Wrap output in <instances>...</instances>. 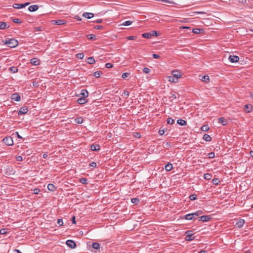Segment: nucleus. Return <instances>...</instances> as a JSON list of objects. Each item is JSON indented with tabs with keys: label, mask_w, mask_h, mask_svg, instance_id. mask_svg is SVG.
Wrapping results in <instances>:
<instances>
[{
	"label": "nucleus",
	"mask_w": 253,
	"mask_h": 253,
	"mask_svg": "<svg viewBox=\"0 0 253 253\" xmlns=\"http://www.w3.org/2000/svg\"><path fill=\"white\" fill-rule=\"evenodd\" d=\"M251 108L252 106L250 104H246L245 105L244 109L246 112L250 113L252 111Z\"/></svg>",
	"instance_id": "412c9836"
},
{
	"label": "nucleus",
	"mask_w": 253,
	"mask_h": 253,
	"mask_svg": "<svg viewBox=\"0 0 253 253\" xmlns=\"http://www.w3.org/2000/svg\"><path fill=\"white\" fill-rule=\"evenodd\" d=\"M90 149L93 151H97L100 150V146L98 144H92L90 147Z\"/></svg>",
	"instance_id": "dca6fc26"
},
{
	"label": "nucleus",
	"mask_w": 253,
	"mask_h": 253,
	"mask_svg": "<svg viewBox=\"0 0 253 253\" xmlns=\"http://www.w3.org/2000/svg\"><path fill=\"white\" fill-rule=\"evenodd\" d=\"M39 6L38 5H30L28 9L31 12H34L38 9Z\"/></svg>",
	"instance_id": "6ab92c4d"
},
{
	"label": "nucleus",
	"mask_w": 253,
	"mask_h": 253,
	"mask_svg": "<svg viewBox=\"0 0 253 253\" xmlns=\"http://www.w3.org/2000/svg\"><path fill=\"white\" fill-rule=\"evenodd\" d=\"M2 141L7 146H12L13 145V140L11 136H6L4 137Z\"/></svg>",
	"instance_id": "f03ea898"
},
{
	"label": "nucleus",
	"mask_w": 253,
	"mask_h": 253,
	"mask_svg": "<svg viewBox=\"0 0 253 253\" xmlns=\"http://www.w3.org/2000/svg\"><path fill=\"white\" fill-rule=\"evenodd\" d=\"M83 16L87 19H90L94 16V14L92 13L84 12L83 14Z\"/></svg>",
	"instance_id": "f3484780"
},
{
	"label": "nucleus",
	"mask_w": 253,
	"mask_h": 253,
	"mask_svg": "<svg viewBox=\"0 0 253 253\" xmlns=\"http://www.w3.org/2000/svg\"><path fill=\"white\" fill-rule=\"evenodd\" d=\"M130 75V73H127V72H126V73H124L122 75V77L123 78V79H126V78H127V77H128Z\"/></svg>",
	"instance_id": "864d4df0"
},
{
	"label": "nucleus",
	"mask_w": 253,
	"mask_h": 253,
	"mask_svg": "<svg viewBox=\"0 0 253 253\" xmlns=\"http://www.w3.org/2000/svg\"><path fill=\"white\" fill-rule=\"evenodd\" d=\"M208 156L210 159H212L214 158L215 154L214 152H210L208 154Z\"/></svg>",
	"instance_id": "603ef678"
},
{
	"label": "nucleus",
	"mask_w": 253,
	"mask_h": 253,
	"mask_svg": "<svg viewBox=\"0 0 253 253\" xmlns=\"http://www.w3.org/2000/svg\"><path fill=\"white\" fill-rule=\"evenodd\" d=\"M89 166L91 167L95 168L96 167L97 164L95 162H92L89 164Z\"/></svg>",
	"instance_id": "052dcab7"
},
{
	"label": "nucleus",
	"mask_w": 253,
	"mask_h": 253,
	"mask_svg": "<svg viewBox=\"0 0 253 253\" xmlns=\"http://www.w3.org/2000/svg\"><path fill=\"white\" fill-rule=\"evenodd\" d=\"M100 244L96 242L93 243L92 244V247L96 250L99 249L100 248Z\"/></svg>",
	"instance_id": "2f4dec72"
},
{
	"label": "nucleus",
	"mask_w": 253,
	"mask_h": 253,
	"mask_svg": "<svg viewBox=\"0 0 253 253\" xmlns=\"http://www.w3.org/2000/svg\"><path fill=\"white\" fill-rule=\"evenodd\" d=\"M201 80L205 83H208L210 81V78L208 75L202 76Z\"/></svg>",
	"instance_id": "a878e982"
},
{
	"label": "nucleus",
	"mask_w": 253,
	"mask_h": 253,
	"mask_svg": "<svg viewBox=\"0 0 253 253\" xmlns=\"http://www.w3.org/2000/svg\"><path fill=\"white\" fill-rule=\"evenodd\" d=\"M220 182V180L218 178H213L212 180V183L214 185H218L219 183Z\"/></svg>",
	"instance_id": "c9c22d12"
},
{
	"label": "nucleus",
	"mask_w": 253,
	"mask_h": 253,
	"mask_svg": "<svg viewBox=\"0 0 253 253\" xmlns=\"http://www.w3.org/2000/svg\"><path fill=\"white\" fill-rule=\"evenodd\" d=\"M77 96L86 98L88 96V92L86 89H82L81 92L79 94H77Z\"/></svg>",
	"instance_id": "6e6552de"
},
{
	"label": "nucleus",
	"mask_w": 253,
	"mask_h": 253,
	"mask_svg": "<svg viewBox=\"0 0 253 253\" xmlns=\"http://www.w3.org/2000/svg\"><path fill=\"white\" fill-rule=\"evenodd\" d=\"M30 63L34 65H39L40 64V60L36 58L31 59Z\"/></svg>",
	"instance_id": "4468645a"
},
{
	"label": "nucleus",
	"mask_w": 253,
	"mask_h": 253,
	"mask_svg": "<svg viewBox=\"0 0 253 253\" xmlns=\"http://www.w3.org/2000/svg\"><path fill=\"white\" fill-rule=\"evenodd\" d=\"M202 31H203V30L200 28H194L192 30V31L194 34H200Z\"/></svg>",
	"instance_id": "e433bc0d"
},
{
	"label": "nucleus",
	"mask_w": 253,
	"mask_h": 253,
	"mask_svg": "<svg viewBox=\"0 0 253 253\" xmlns=\"http://www.w3.org/2000/svg\"><path fill=\"white\" fill-rule=\"evenodd\" d=\"M123 95H124L126 97V98H127L129 95V92L127 90H125L123 92Z\"/></svg>",
	"instance_id": "13d9d810"
},
{
	"label": "nucleus",
	"mask_w": 253,
	"mask_h": 253,
	"mask_svg": "<svg viewBox=\"0 0 253 253\" xmlns=\"http://www.w3.org/2000/svg\"><path fill=\"white\" fill-rule=\"evenodd\" d=\"M57 223L59 226H62L63 224V221L62 219H58L57 220Z\"/></svg>",
	"instance_id": "bf43d9fd"
},
{
	"label": "nucleus",
	"mask_w": 253,
	"mask_h": 253,
	"mask_svg": "<svg viewBox=\"0 0 253 253\" xmlns=\"http://www.w3.org/2000/svg\"><path fill=\"white\" fill-rule=\"evenodd\" d=\"M105 67L107 68H111L112 67H113V65L112 63H107L105 64Z\"/></svg>",
	"instance_id": "4d7b16f0"
},
{
	"label": "nucleus",
	"mask_w": 253,
	"mask_h": 253,
	"mask_svg": "<svg viewBox=\"0 0 253 253\" xmlns=\"http://www.w3.org/2000/svg\"><path fill=\"white\" fill-rule=\"evenodd\" d=\"M197 196L195 194H191L189 196V199L191 201L195 200L197 199Z\"/></svg>",
	"instance_id": "ea45409f"
},
{
	"label": "nucleus",
	"mask_w": 253,
	"mask_h": 253,
	"mask_svg": "<svg viewBox=\"0 0 253 253\" xmlns=\"http://www.w3.org/2000/svg\"><path fill=\"white\" fill-rule=\"evenodd\" d=\"M212 177V175L211 173H207L204 175V178L207 180H210Z\"/></svg>",
	"instance_id": "473e14b6"
},
{
	"label": "nucleus",
	"mask_w": 253,
	"mask_h": 253,
	"mask_svg": "<svg viewBox=\"0 0 253 253\" xmlns=\"http://www.w3.org/2000/svg\"><path fill=\"white\" fill-rule=\"evenodd\" d=\"M169 98L171 99V100H173L174 99H176L177 97L175 93H173L172 92L170 93L169 94Z\"/></svg>",
	"instance_id": "49530a36"
},
{
	"label": "nucleus",
	"mask_w": 253,
	"mask_h": 253,
	"mask_svg": "<svg viewBox=\"0 0 253 253\" xmlns=\"http://www.w3.org/2000/svg\"><path fill=\"white\" fill-rule=\"evenodd\" d=\"M9 26H7V24L6 22H0V29H5L9 28Z\"/></svg>",
	"instance_id": "aec40b11"
},
{
	"label": "nucleus",
	"mask_w": 253,
	"mask_h": 253,
	"mask_svg": "<svg viewBox=\"0 0 253 253\" xmlns=\"http://www.w3.org/2000/svg\"><path fill=\"white\" fill-rule=\"evenodd\" d=\"M201 129L203 131H207L209 129V126L208 125H203L201 126Z\"/></svg>",
	"instance_id": "f704fd0d"
},
{
	"label": "nucleus",
	"mask_w": 253,
	"mask_h": 253,
	"mask_svg": "<svg viewBox=\"0 0 253 253\" xmlns=\"http://www.w3.org/2000/svg\"><path fill=\"white\" fill-rule=\"evenodd\" d=\"M87 102V99L85 98L80 97L78 99L77 102L80 105H83Z\"/></svg>",
	"instance_id": "ddd939ff"
},
{
	"label": "nucleus",
	"mask_w": 253,
	"mask_h": 253,
	"mask_svg": "<svg viewBox=\"0 0 253 253\" xmlns=\"http://www.w3.org/2000/svg\"><path fill=\"white\" fill-rule=\"evenodd\" d=\"M135 39V37L134 36H128L127 37V39L129 40H133Z\"/></svg>",
	"instance_id": "338daca9"
},
{
	"label": "nucleus",
	"mask_w": 253,
	"mask_h": 253,
	"mask_svg": "<svg viewBox=\"0 0 253 253\" xmlns=\"http://www.w3.org/2000/svg\"><path fill=\"white\" fill-rule=\"evenodd\" d=\"M194 214V218L195 217L198 216L203 213V211L202 210H198L195 212L192 213Z\"/></svg>",
	"instance_id": "c756f323"
},
{
	"label": "nucleus",
	"mask_w": 253,
	"mask_h": 253,
	"mask_svg": "<svg viewBox=\"0 0 253 253\" xmlns=\"http://www.w3.org/2000/svg\"><path fill=\"white\" fill-rule=\"evenodd\" d=\"M142 36L143 38H146V39H149L152 37L151 35L150 32L144 33L142 34Z\"/></svg>",
	"instance_id": "72a5a7b5"
},
{
	"label": "nucleus",
	"mask_w": 253,
	"mask_h": 253,
	"mask_svg": "<svg viewBox=\"0 0 253 253\" xmlns=\"http://www.w3.org/2000/svg\"><path fill=\"white\" fill-rule=\"evenodd\" d=\"M218 121L219 123H221L223 126L226 125L228 123L227 120L223 117L219 118Z\"/></svg>",
	"instance_id": "2eb2a0df"
},
{
	"label": "nucleus",
	"mask_w": 253,
	"mask_h": 253,
	"mask_svg": "<svg viewBox=\"0 0 253 253\" xmlns=\"http://www.w3.org/2000/svg\"><path fill=\"white\" fill-rule=\"evenodd\" d=\"M203 139L206 141H211V137L210 135L207 134H204L203 136Z\"/></svg>",
	"instance_id": "c85d7f7f"
},
{
	"label": "nucleus",
	"mask_w": 253,
	"mask_h": 253,
	"mask_svg": "<svg viewBox=\"0 0 253 253\" xmlns=\"http://www.w3.org/2000/svg\"><path fill=\"white\" fill-rule=\"evenodd\" d=\"M76 56L78 59H82L84 57V54L83 52L79 53L77 54Z\"/></svg>",
	"instance_id": "58836bf2"
},
{
	"label": "nucleus",
	"mask_w": 253,
	"mask_h": 253,
	"mask_svg": "<svg viewBox=\"0 0 253 253\" xmlns=\"http://www.w3.org/2000/svg\"><path fill=\"white\" fill-rule=\"evenodd\" d=\"M28 108L26 106L22 107L18 112L19 115L26 114L28 112Z\"/></svg>",
	"instance_id": "1a4fd4ad"
},
{
	"label": "nucleus",
	"mask_w": 253,
	"mask_h": 253,
	"mask_svg": "<svg viewBox=\"0 0 253 253\" xmlns=\"http://www.w3.org/2000/svg\"><path fill=\"white\" fill-rule=\"evenodd\" d=\"M150 71H151L150 69L148 68H144L143 69V72L145 74H149L150 72Z\"/></svg>",
	"instance_id": "5fc2aeb1"
},
{
	"label": "nucleus",
	"mask_w": 253,
	"mask_h": 253,
	"mask_svg": "<svg viewBox=\"0 0 253 253\" xmlns=\"http://www.w3.org/2000/svg\"><path fill=\"white\" fill-rule=\"evenodd\" d=\"M40 190L39 188H35L34 189V193L35 194H38L40 192Z\"/></svg>",
	"instance_id": "0e129e2a"
},
{
	"label": "nucleus",
	"mask_w": 253,
	"mask_h": 253,
	"mask_svg": "<svg viewBox=\"0 0 253 253\" xmlns=\"http://www.w3.org/2000/svg\"><path fill=\"white\" fill-rule=\"evenodd\" d=\"M88 39L90 40H95V36L93 34H88L86 36Z\"/></svg>",
	"instance_id": "c03bdc74"
},
{
	"label": "nucleus",
	"mask_w": 253,
	"mask_h": 253,
	"mask_svg": "<svg viewBox=\"0 0 253 253\" xmlns=\"http://www.w3.org/2000/svg\"><path fill=\"white\" fill-rule=\"evenodd\" d=\"M87 62L89 64H92L95 63V60L93 57H89L87 58Z\"/></svg>",
	"instance_id": "7c9ffc66"
},
{
	"label": "nucleus",
	"mask_w": 253,
	"mask_h": 253,
	"mask_svg": "<svg viewBox=\"0 0 253 253\" xmlns=\"http://www.w3.org/2000/svg\"><path fill=\"white\" fill-rule=\"evenodd\" d=\"M94 28L96 30H101L103 29V26L101 25H96L94 27Z\"/></svg>",
	"instance_id": "6e6d98bb"
},
{
	"label": "nucleus",
	"mask_w": 253,
	"mask_h": 253,
	"mask_svg": "<svg viewBox=\"0 0 253 253\" xmlns=\"http://www.w3.org/2000/svg\"><path fill=\"white\" fill-rule=\"evenodd\" d=\"M102 21H103V20L101 19H96V20L93 21V22L97 23H101L102 22Z\"/></svg>",
	"instance_id": "69168bd1"
},
{
	"label": "nucleus",
	"mask_w": 253,
	"mask_h": 253,
	"mask_svg": "<svg viewBox=\"0 0 253 253\" xmlns=\"http://www.w3.org/2000/svg\"><path fill=\"white\" fill-rule=\"evenodd\" d=\"M16 159L17 161H22L23 160V158L21 156H17Z\"/></svg>",
	"instance_id": "e2e57ef3"
},
{
	"label": "nucleus",
	"mask_w": 253,
	"mask_h": 253,
	"mask_svg": "<svg viewBox=\"0 0 253 253\" xmlns=\"http://www.w3.org/2000/svg\"><path fill=\"white\" fill-rule=\"evenodd\" d=\"M52 23L53 24L57 25H64L66 23V22L63 20H52Z\"/></svg>",
	"instance_id": "9d476101"
},
{
	"label": "nucleus",
	"mask_w": 253,
	"mask_h": 253,
	"mask_svg": "<svg viewBox=\"0 0 253 253\" xmlns=\"http://www.w3.org/2000/svg\"><path fill=\"white\" fill-rule=\"evenodd\" d=\"M169 81L172 83H177L178 81L177 78L173 77V76H169Z\"/></svg>",
	"instance_id": "bb28decb"
},
{
	"label": "nucleus",
	"mask_w": 253,
	"mask_h": 253,
	"mask_svg": "<svg viewBox=\"0 0 253 253\" xmlns=\"http://www.w3.org/2000/svg\"><path fill=\"white\" fill-rule=\"evenodd\" d=\"M48 189L50 191H54L56 190V187L52 183H49L47 185Z\"/></svg>",
	"instance_id": "b1692460"
},
{
	"label": "nucleus",
	"mask_w": 253,
	"mask_h": 253,
	"mask_svg": "<svg viewBox=\"0 0 253 253\" xmlns=\"http://www.w3.org/2000/svg\"><path fill=\"white\" fill-rule=\"evenodd\" d=\"M132 22L131 21H125L123 24H122V25L123 26H129L131 24H132Z\"/></svg>",
	"instance_id": "a19ab883"
},
{
	"label": "nucleus",
	"mask_w": 253,
	"mask_h": 253,
	"mask_svg": "<svg viewBox=\"0 0 253 253\" xmlns=\"http://www.w3.org/2000/svg\"><path fill=\"white\" fill-rule=\"evenodd\" d=\"M29 3H15L13 4L12 6L15 9H21L22 8H24L29 5Z\"/></svg>",
	"instance_id": "7ed1b4c3"
},
{
	"label": "nucleus",
	"mask_w": 253,
	"mask_h": 253,
	"mask_svg": "<svg viewBox=\"0 0 253 253\" xmlns=\"http://www.w3.org/2000/svg\"><path fill=\"white\" fill-rule=\"evenodd\" d=\"M3 42L4 44L11 48L15 47L18 44L17 40L14 39H10L4 41H3Z\"/></svg>",
	"instance_id": "f257e3e1"
},
{
	"label": "nucleus",
	"mask_w": 253,
	"mask_h": 253,
	"mask_svg": "<svg viewBox=\"0 0 253 253\" xmlns=\"http://www.w3.org/2000/svg\"><path fill=\"white\" fill-rule=\"evenodd\" d=\"M102 73L101 71H96L94 73V76L96 78H98L100 76V74Z\"/></svg>",
	"instance_id": "09e8293b"
},
{
	"label": "nucleus",
	"mask_w": 253,
	"mask_h": 253,
	"mask_svg": "<svg viewBox=\"0 0 253 253\" xmlns=\"http://www.w3.org/2000/svg\"><path fill=\"white\" fill-rule=\"evenodd\" d=\"M152 56L154 59H159L160 57L159 55L155 53L152 54Z\"/></svg>",
	"instance_id": "680f3d73"
},
{
	"label": "nucleus",
	"mask_w": 253,
	"mask_h": 253,
	"mask_svg": "<svg viewBox=\"0 0 253 253\" xmlns=\"http://www.w3.org/2000/svg\"><path fill=\"white\" fill-rule=\"evenodd\" d=\"M174 122V120L172 119V118H168L167 119V123L168 124L172 125L173 124Z\"/></svg>",
	"instance_id": "de8ad7c7"
},
{
	"label": "nucleus",
	"mask_w": 253,
	"mask_h": 253,
	"mask_svg": "<svg viewBox=\"0 0 253 253\" xmlns=\"http://www.w3.org/2000/svg\"><path fill=\"white\" fill-rule=\"evenodd\" d=\"M228 59L231 63H236L239 61V57L236 55H230L228 57Z\"/></svg>",
	"instance_id": "0eeeda50"
},
{
	"label": "nucleus",
	"mask_w": 253,
	"mask_h": 253,
	"mask_svg": "<svg viewBox=\"0 0 253 253\" xmlns=\"http://www.w3.org/2000/svg\"><path fill=\"white\" fill-rule=\"evenodd\" d=\"M150 32L151 33V36L158 37L160 35L156 31H152Z\"/></svg>",
	"instance_id": "79ce46f5"
},
{
	"label": "nucleus",
	"mask_w": 253,
	"mask_h": 253,
	"mask_svg": "<svg viewBox=\"0 0 253 253\" xmlns=\"http://www.w3.org/2000/svg\"><path fill=\"white\" fill-rule=\"evenodd\" d=\"M172 168H173L172 165L170 163H169V164H167L165 167V169L167 171H169L171 170L172 169Z\"/></svg>",
	"instance_id": "cd10ccee"
},
{
	"label": "nucleus",
	"mask_w": 253,
	"mask_h": 253,
	"mask_svg": "<svg viewBox=\"0 0 253 253\" xmlns=\"http://www.w3.org/2000/svg\"><path fill=\"white\" fill-rule=\"evenodd\" d=\"M11 99L18 102L20 101L21 97L18 93H14L11 95Z\"/></svg>",
	"instance_id": "39448f33"
},
{
	"label": "nucleus",
	"mask_w": 253,
	"mask_h": 253,
	"mask_svg": "<svg viewBox=\"0 0 253 253\" xmlns=\"http://www.w3.org/2000/svg\"><path fill=\"white\" fill-rule=\"evenodd\" d=\"M83 119L82 117L77 118L75 119V122L79 124H81L83 123Z\"/></svg>",
	"instance_id": "4c0bfd02"
},
{
	"label": "nucleus",
	"mask_w": 253,
	"mask_h": 253,
	"mask_svg": "<svg viewBox=\"0 0 253 253\" xmlns=\"http://www.w3.org/2000/svg\"><path fill=\"white\" fill-rule=\"evenodd\" d=\"M66 245L71 249H75L76 247V243L72 240H68L66 242Z\"/></svg>",
	"instance_id": "423d86ee"
},
{
	"label": "nucleus",
	"mask_w": 253,
	"mask_h": 253,
	"mask_svg": "<svg viewBox=\"0 0 253 253\" xmlns=\"http://www.w3.org/2000/svg\"><path fill=\"white\" fill-rule=\"evenodd\" d=\"M245 223V220L243 219H240L239 221L236 222V225L238 228H242Z\"/></svg>",
	"instance_id": "a211bd4d"
},
{
	"label": "nucleus",
	"mask_w": 253,
	"mask_h": 253,
	"mask_svg": "<svg viewBox=\"0 0 253 253\" xmlns=\"http://www.w3.org/2000/svg\"><path fill=\"white\" fill-rule=\"evenodd\" d=\"M80 182L83 184H86L87 179L85 178L82 177L80 179Z\"/></svg>",
	"instance_id": "3c124183"
},
{
	"label": "nucleus",
	"mask_w": 253,
	"mask_h": 253,
	"mask_svg": "<svg viewBox=\"0 0 253 253\" xmlns=\"http://www.w3.org/2000/svg\"><path fill=\"white\" fill-rule=\"evenodd\" d=\"M12 21L15 23H18V24H21L22 23V21L20 19H18V18H13L12 19Z\"/></svg>",
	"instance_id": "8fccbe9b"
},
{
	"label": "nucleus",
	"mask_w": 253,
	"mask_h": 253,
	"mask_svg": "<svg viewBox=\"0 0 253 253\" xmlns=\"http://www.w3.org/2000/svg\"><path fill=\"white\" fill-rule=\"evenodd\" d=\"M172 76L177 78L178 80L179 78L181 77V74L179 71L178 70H173L171 72Z\"/></svg>",
	"instance_id": "f8f14e48"
},
{
	"label": "nucleus",
	"mask_w": 253,
	"mask_h": 253,
	"mask_svg": "<svg viewBox=\"0 0 253 253\" xmlns=\"http://www.w3.org/2000/svg\"><path fill=\"white\" fill-rule=\"evenodd\" d=\"M131 201L132 203L135 205H137L139 203V200L138 198H132Z\"/></svg>",
	"instance_id": "37998d69"
},
{
	"label": "nucleus",
	"mask_w": 253,
	"mask_h": 253,
	"mask_svg": "<svg viewBox=\"0 0 253 253\" xmlns=\"http://www.w3.org/2000/svg\"><path fill=\"white\" fill-rule=\"evenodd\" d=\"M211 218L210 215H202L199 217V220L202 221L203 222H207L209 221Z\"/></svg>",
	"instance_id": "9b49d317"
},
{
	"label": "nucleus",
	"mask_w": 253,
	"mask_h": 253,
	"mask_svg": "<svg viewBox=\"0 0 253 253\" xmlns=\"http://www.w3.org/2000/svg\"><path fill=\"white\" fill-rule=\"evenodd\" d=\"M191 231H188L186 232V237L185 238L186 241H191L194 239L195 237L193 234L191 233Z\"/></svg>",
	"instance_id": "20e7f679"
},
{
	"label": "nucleus",
	"mask_w": 253,
	"mask_h": 253,
	"mask_svg": "<svg viewBox=\"0 0 253 253\" xmlns=\"http://www.w3.org/2000/svg\"><path fill=\"white\" fill-rule=\"evenodd\" d=\"M8 233L7 229H1L0 230V234L1 235H4Z\"/></svg>",
	"instance_id": "a18cd8bd"
},
{
	"label": "nucleus",
	"mask_w": 253,
	"mask_h": 253,
	"mask_svg": "<svg viewBox=\"0 0 253 253\" xmlns=\"http://www.w3.org/2000/svg\"><path fill=\"white\" fill-rule=\"evenodd\" d=\"M184 218L187 220H192L194 219V214L191 213H188L184 216Z\"/></svg>",
	"instance_id": "5701e85b"
},
{
	"label": "nucleus",
	"mask_w": 253,
	"mask_h": 253,
	"mask_svg": "<svg viewBox=\"0 0 253 253\" xmlns=\"http://www.w3.org/2000/svg\"><path fill=\"white\" fill-rule=\"evenodd\" d=\"M165 131L163 129H160L159 131V133L160 135H162L164 134Z\"/></svg>",
	"instance_id": "774afa93"
},
{
	"label": "nucleus",
	"mask_w": 253,
	"mask_h": 253,
	"mask_svg": "<svg viewBox=\"0 0 253 253\" xmlns=\"http://www.w3.org/2000/svg\"><path fill=\"white\" fill-rule=\"evenodd\" d=\"M177 123L181 126H185L187 125L186 121L181 119L177 120Z\"/></svg>",
	"instance_id": "4be33fe9"
},
{
	"label": "nucleus",
	"mask_w": 253,
	"mask_h": 253,
	"mask_svg": "<svg viewBox=\"0 0 253 253\" xmlns=\"http://www.w3.org/2000/svg\"><path fill=\"white\" fill-rule=\"evenodd\" d=\"M8 70L11 72V73H17L18 72V68L17 67H15V66H12V67H10L9 69H8Z\"/></svg>",
	"instance_id": "393cba45"
}]
</instances>
